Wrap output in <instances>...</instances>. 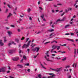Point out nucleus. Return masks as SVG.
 Returning a JSON list of instances; mask_svg holds the SVG:
<instances>
[{"label": "nucleus", "mask_w": 78, "mask_h": 78, "mask_svg": "<svg viewBox=\"0 0 78 78\" xmlns=\"http://www.w3.org/2000/svg\"><path fill=\"white\" fill-rule=\"evenodd\" d=\"M30 42H31V41H29L27 43V44L26 45V44H24L22 47V48H27V47H29V45H30Z\"/></svg>", "instance_id": "obj_1"}, {"label": "nucleus", "mask_w": 78, "mask_h": 78, "mask_svg": "<svg viewBox=\"0 0 78 78\" xmlns=\"http://www.w3.org/2000/svg\"><path fill=\"white\" fill-rule=\"evenodd\" d=\"M50 69H51V70H53V71H55V72H58V73H59L60 70L61 69V68H57L56 69H53L52 68H50Z\"/></svg>", "instance_id": "obj_2"}, {"label": "nucleus", "mask_w": 78, "mask_h": 78, "mask_svg": "<svg viewBox=\"0 0 78 78\" xmlns=\"http://www.w3.org/2000/svg\"><path fill=\"white\" fill-rule=\"evenodd\" d=\"M19 59V57L13 58H12V60H13V61H18Z\"/></svg>", "instance_id": "obj_3"}, {"label": "nucleus", "mask_w": 78, "mask_h": 78, "mask_svg": "<svg viewBox=\"0 0 78 78\" xmlns=\"http://www.w3.org/2000/svg\"><path fill=\"white\" fill-rule=\"evenodd\" d=\"M39 49H40V48L37 47L35 48V50L36 52H38L39 51Z\"/></svg>", "instance_id": "obj_4"}, {"label": "nucleus", "mask_w": 78, "mask_h": 78, "mask_svg": "<svg viewBox=\"0 0 78 78\" xmlns=\"http://www.w3.org/2000/svg\"><path fill=\"white\" fill-rule=\"evenodd\" d=\"M2 72H3V73L5 72H6V70H5V69L4 68H1Z\"/></svg>", "instance_id": "obj_5"}, {"label": "nucleus", "mask_w": 78, "mask_h": 78, "mask_svg": "<svg viewBox=\"0 0 78 78\" xmlns=\"http://www.w3.org/2000/svg\"><path fill=\"white\" fill-rule=\"evenodd\" d=\"M0 45L1 46H2L4 45V43L2 42V40L0 41Z\"/></svg>", "instance_id": "obj_6"}, {"label": "nucleus", "mask_w": 78, "mask_h": 78, "mask_svg": "<svg viewBox=\"0 0 78 78\" xmlns=\"http://www.w3.org/2000/svg\"><path fill=\"white\" fill-rule=\"evenodd\" d=\"M7 33L10 37L11 36V34H12V33L11 31H8V32H7Z\"/></svg>", "instance_id": "obj_7"}, {"label": "nucleus", "mask_w": 78, "mask_h": 78, "mask_svg": "<svg viewBox=\"0 0 78 78\" xmlns=\"http://www.w3.org/2000/svg\"><path fill=\"white\" fill-rule=\"evenodd\" d=\"M67 41H72V42H74V40L73 39L70 40L69 39H67Z\"/></svg>", "instance_id": "obj_8"}, {"label": "nucleus", "mask_w": 78, "mask_h": 78, "mask_svg": "<svg viewBox=\"0 0 78 78\" xmlns=\"http://www.w3.org/2000/svg\"><path fill=\"white\" fill-rule=\"evenodd\" d=\"M54 31L53 29H51V30H48V31H49L50 32H52Z\"/></svg>", "instance_id": "obj_9"}, {"label": "nucleus", "mask_w": 78, "mask_h": 78, "mask_svg": "<svg viewBox=\"0 0 78 78\" xmlns=\"http://www.w3.org/2000/svg\"><path fill=\"white\" fill-rule=\"evenodd\" d=\"M3 38H4V42H6V37H3Z\"/></svg>", "instance_id": "obj_10"}, {"label": "nucleus", "mask_w": 78, "mask_h": 78, "mask_svg": "<svg viewBox=\"0 0 78 78\" xmlns=\"http://www.w3.org/2000/svg\"><path fill=\"white\" fill-rule=\"evenodd\" d=\"M70 26V25L69 24H68L67 25H66V26H65V28H68Z\"/></svg>", "instance_id": "obj_11"}, {"label": "nucleus", "mask_w": 78, "mask_h": 78, "mask_svg": "<svg viewBox=\"0 0 78 78\" xmlns=\"http://www.w3.org/2000/svg\"><path fill=\"white\" fill-rule=\"evenodd\" d=\"M66 17H64L61 20V21H64V20H66Z\"/></svg>", "instance_id": "obj_12"}, {"label": "nucleus", "mask_w": 78, "mask_h": 78, "mask_svg": "<svg viewBox=\"0 0 78 78\" xmlns=\"http://www.w3.org/2000/svg\"><path fill=\"white\" fill-rule=\"evenodd\" d=\"M66 59H67V57H65V58H63L62 59V61H64L66 60Z\"/></svg>", "instance_id": "obj_13"}, {"label": "nucleus", "mask_w": 78, "mask_h": 78, "mask_svg": "<svg viewBox=\"0 0 78 78\" xmlns=\"http://www.w3.org/2000/svg\"><path fill=\"white\" fill-rule=\"evenodd\" d=\"M56 48H57V50H59V48H60V46H56Z\"/></svg>", "instance_id": "obj_14"}, {"label": "nucleus", "mask_w": 78, "mask_h": 78, "mask_svg": "<svg viewBox=\"0 0 78 78\" xmlns=\"http://www.w3.org/2000/svg\"><path fill=\"white\" fill-rule=\"evenodd\" d=\"M17 66H18V67H20V68H22L23 67V66L20 65H17Z\"/></svg>", "instance_id": "obj_15"}, {"label": "nucleus", "mask_w": 78, "mask_h": 78, "mask_svg": "<svg viewBox=\"0 0 78 78\" xmlns=\"http://www.w3.org/2000/svg\"><path fill=\"white\" fill-rule=\"evenodd\" d=\"M52 48H53L55 49L56 48V46H55V45H53L52 46Z\"/></svg>", "instance_id": "obj_16"}, {"label": "nucleus", "mask_w": 78, "mask_h": 78, "mask_svg": "<svg viewBox=\"0 0 78 78\" xmlns=\"http://www.w3.org/2000/svg\"><path fill=\"white\" fill-rule=\"evenodd\" d=\"M11 16H12V14H11V13H9V15L7 16L8 18V17H11Z\"/></svg>", "instance_id": "obj_17"}, {"label": "nucleus", "mask_w": 78, "mask_h": 78, "mask_svg": "<svg viewBox=\"0 0 78 78\" xmlns=\"http://www.w3.org/2000/svg\"><path fill=\"white\" fill-rule=\"evenodd\" d=\"M62 21L60 19H58L57 20L56 22H61Z\"/></svg>", "instance_id": "obj_18"}, {"label": "nucleus", "mask_w": 78, "mask_h": 78, "mask_svg": "<svg viewBox=\"0 0 78 78\" xmlns=\"http://www.w3.org/2000/svg\"><path fill=\"white\" fill-rule=\"evenodd\" d=\"M41 65L42 66V67L43 68H44V69H46V68H45V67H44V66H43V65H42V64L41 63Z\"/></svg>", "instance_id": "obj_19"}, {"label": "nucleus", "mask_w": 78, "mask_h": 78, "mask_svg": "<svg viewBox=\"0 0 78 78\" xmlns=\"http://www.w3.org/2000/svg\"><path fill=\"white\" fill-rule=\"evenodd\" d=\"M44 14H42V16H41V17L42 19H44Z\"/></svg>", "instance_id": "obj_20"}, {"label": "nucleus", "mask_w": 78, "mask_h": 78, "mask_svg": "<svg viewBox=\"0 0 78 78\" xmlns=\"http://www.w3.org/2000/svg\"><path fill=\"white\" fill-rule=\"evenodd\" d=\"M12 52H13L12 50H10L9 51V53H12Z\"/></svg>", "instance_id": "obj_21"}, {"label": "nucleus", "mask_w": 78, "mask_h": 78, "mask_svg": "<svg viewBox=\"0 0 78 78\" xmlns=\"http://www.w3.org/2000/svg\"><path fill=\"white\" fill-rule=\"evenodd\" d=\"M55 59H57L58 60L59 59H61V58H58V57H55Z\"/></svg>", "instance_id": "obj_22"}, {"label": "nucleus", "mask_w": 78, "mask_h": 78, "mask_svg": "<svg viewBox=\"0 0 78 78\" xmlns=\"http://www.w3.org/2000/svg\"><path fill=\"white\" fill-rule=\"evenodd\" d=\"M15 41H16V42H17V43H19V40L18 39H16Z\"/></svg>", "instance_id": "obj_23"}, {"label": "nucleus", "mask_w": 78, "mask_h": 78, "mask_svg": "<svg viewBox=\"0 0 78 78\" xmlns=\"http://www.w3.org/2000/svg\"><path fill=\"white\" fill-rule=\"evenodd\" d=\"M50 41H48L47 42H46L44 44V45H46V44H48V43H50Z\"/></svg>", "instance_id": "obj_24"}, {"label": "nucleus", "mask_w": 78, "mask_h": 78, "mask_svg": "<svg viewBox=\"0 0 78 78\" xmlns=\"http://www.w3.org/2000/svg\"><path fill=\"white\" fill-rule=\"evenodd\" d=\"M8 9H6V11H5V13H7L8 12Z\"/></svg>", "instance_id": "obj_25"}, {"label": "nucleus", "mask_w": 78, "mask_h": 78, "mask_svg": "<svg viewBox=\"0 0 78 78\" xmlns=\"http://www.w3.org/2000/svg\"><path fill=\"white\" fill-rule=\"evenodd\" d=\"M23 58L24 59H27V57H26V56H25V55H24L23 56Z\"/></svg>", "instance_id": "obj_26"}, {"label": "nucleus", "mask_w": 78, "mask_h": 78, "mask_svg": "<svg viewBox=\"0 0 78 78\" xmlns=\"http://www.w3.org/2000/svg\"><path fill=\"white\" fill-rule=\"evenodd\" d=\"M30 11H31V9H30V8L28 9H27L28 12H30Z\"/></svg>", "instance_id": "obj_27"}, {"label": "nucleus", "mask_w": 78, "mask_h": 78, "mask_svg": "<svg viewBox=\"0 0 78 78\" xmlns=\"http://www.w3.org/2000/svg\"><path fill=\"white\" fill-rule=\"evenodd\" d=\"M65 11L66 13H67L68 11V10H67V9H65Z\"/></svg>", "instance_id": "obj_28"}, {"label": "nucleus", "mask_w": 78, "mask_h": 78, "mask_svg": "<svg viewBox=\"0 0 78 78\" xmlns=\"http://www.w3.org/2000/svg\"><path fill=\"white\" fill-rule=\"evenodd\" d=\"M77 2H78V0H77L75 2L76 3L74 5V6H75L76 5V4L77 3Z\"/></svg>", "instance_id": "obj_29"}, {"label": "nucleus", "mask_w": 78, "mask_h": 78, "mask_svg": "<svg viewBox=\"0 0 78 78\" xmlns=\"http://www.w3.org/2000/svg\"><path fill=\"white\" fill-rule=\"evenodd\" d=\"M25 39V37H22V38L21 39V40L22 41H23V40H24Z\"/></svg>", "instance_id": "obj_30"}, {"label": "nucleus", "mask_w": 78, "mask_h": 78, "mask_svg": "<svg viewBox=\"0 0 78 78\" xmlns=\"http://www.w3.org/2000/svg\"><path fill=\"white\" fill-rule=\"evenodd\" d=\"M64 14H65V12H63V13L61 14V16H64Z\"/></svg>", "instance_id": "obj_31"}, {"label": "nucleus", "mask_w": 78, "mask_h": 78, "mask_svg": "<svg viewBox=\"0 0 78 78\" xmlns=\"http://www.w3.org/2000/svg\"><path fill=\"white\" fill-rule=\"evenodd\" d=\"M76 53V49H74V54L75 55Z\"/></svg>", "instance_id": "obj_32"}, {"label": "nucleus", "mask_w": 78, "mask_h": 78, "mask_svg": "<svg viewBox=\"0 0 78 78\" xmlns=\"http://www.w3.org/2000/svg\"><path fill=\"white\" fill-rule=\"evenodd\" d=\"M61 53L62 54H63L64 53H66V51H63L62 52H61Z\"/></svg>", "instance_id": "obj_33"}, {"label": "nucleus", "mask_w": 78, "mask_h": 78, "mask_svg": "<svg viewBox=\"0 0 78 78\" xmlns=\"http://www.w3.org/2000/svg\"><path fill=\"white\" fill-rule=\"evenodd\" d=\"M60 45H61L62 46H66L67 45V44H65L63 45H62V44H60Z\"/></svg>", "instance_id": "obj_34"}, {"label": "nucleus", "mask_w": 78, "mask_h": 78, "mask_svg": "<svg viewBox=\"0 0 78 78\" xmlns=\"http://www.w3.org/2000/svg\"><path fill=\"white\" fill-rule=\"evenodd\" d=\"M38 77L39 78H41V74L38 75Z\"/></svg>", "instance_id": "obj_35"}, {"label": "nucleus", "mask_w": 78, "mask_h": 78, "mask_svg": "<svg viewBox=\"0 0 78 78\" xmlns=\"http://www.w3.org/2000/svg\"><path fill=\"white\" fill-rule=\"evenodd\" d=\"M29 38H27L26 43H27V41H28V40H29Z\"/></svg>", "instance_id": "obj_36"}, {"label": "nucleus", "mask_w": 78, "mask_h": 78, "mask_svg": "<svg viewBox=\"0 0 78 78\" xmlns=\"http://www.w3.org/2000/svg\"><path fill=\"white\" fill-rule=\"evenodd\" d=\"M55 50V49H54V48H53L51 50V53H53V50Z\"/></svg>", "instance_id": "obj_37"}, {"label": "nucleus", "mask_w": 78, "mask_h": 78, "mask_svg": "<svg viewBox=\"0 0 78 78\" xmlns=\"http://www.w3.org/2000/svg\"><path fill=\"white\" fill-rule=\"evenodd\" d=\"M69 67H70V66H68L66 67V69H67V68H69Z\"/></svg>", "instance_id": "obj_38"}, {"label": "nucleus", "mask_w": 78, "mask_h": 78, "mask_svg": "<svg viewBox=\"0 0 78 78\" xmlns=\"http://www.w3.org/2000/svg\"><path fill=\"white\" fill-rule=\"evenodd\" d=\"M27 51H28V53H29V52H30V49H28L27 50Z\"/></svg>", "instance_id": "obj_39"}, {"label": "nucleus", "mask_w": 78, "mask_h": 78, "mask_svg": "<svg viewBox=\"0 0 78 78\" xmlns=\"http://www.w3.org/2000/svg\"><path fill=\"white\" fill-rule=\"evenodd\" d=\"M32 51H36V48H35L32 49Z\"/></svg>", "instance_id": "obj_40"}, {"label": "nucleus", "mask_w": 78, "mask_h": 78, "mask_svg": "<svg viewBox=\"0 0 78 78\" xmlns=\"http://www.w3.org/2000/svg\"><path fill=\"white\" fill-rule=\"evenodd\" d=\"M53 6L55 7V8H57V5H54Z\"/></svg>", "instance_id": "obj_41"}, {"label": "nucleus", "mask_w": 78, "mask_h": 78, "mask_svg": "<svg viewBox=\"0 0 78 78\" xmlns=\"http://www.w3.org/2000/svg\"><path fill=\"white\" fill-rule=\"evenodd\" d=\"M39 8L40 9H41V10H42V8L41 7H39Z\"/></svg>", "instance_id": "obj_42"}, {"label": "nucleus", "mask_w": 78, "mask_h": 78, "mask_svg": "<svg viewBox=\"0 0 78 78\" xmlns=\"http://www.w3.org/2000/svg\"><path fill=\"white\" fill-rule=\"evenodd\" d=\"M12 44H13L14 45H16V43H15L14 42V41L12 42Z\"/></svg>", "instance_id": "obj_43"}, {"label": "nucleus", "mask_w": 78, "mask_h": 78, "mask_svg": "<svg viewBox=\"0 0 78 78\" xmlns=\"http://www.w3.org/2000/svg\"><path fill=\"white\" fill-rule=\"evenodd\" d=\"M23 59H22L21 61H20V62L22 63L23 62Z\"/></svg>", "instance_id": "obj_44"}, {"label": "nucleus", "mask_w": 78, "mask_h": 78, "mask_svg": "<svg viewBox=\"0 0 78 78\" xmlns=\"http://www.w3.org/2000/svg\"><path fill=\"white\" fill-rule=\"evenodd\" d=\"M41 33V32L39 31L38 32H37L36 34H39V33Z\"/></svg>", "instance_id": "obj_45"}, {"label": "nucleus", "mask_w": 78, "mask_h": 78, "mask_svg": "<svg viewBox=\"0 0 78 78\" xmlns=\"http://www.w3.org/2000/svg\"><path fill=\"white\" fill-rule=\"evenodd\" d=\"M9 46H10V45H11V43H9L8 44Z\"/></svg>", "instance_id": "obj_46"}, {"label": "nucleus", "mask_w": 78, "mask_h": 78, "mask_svg": "<svg viewBox=\"0 0 78 78\" xmlns=\"http://www.w3.org/2000/svg\"><path fill=\"white\" fill-rule=\"evenodd\" d=\"M27 71L28 72H30V69H28Z\"/></svg>", "instance_id": "obj_47"}, {"label": "nucleus", "mask_w": 78, "mask_h": 78, "mask_svg": "<svg viewBox=\"0 0 78 78\" xmlns=\"http://www.w3.org/2000/svg\"><path fill=\"white\" fill-rule=\"evenodd\" d=\"M11 26L12 27H15L13 25H11Z\"/></svg>", "instance_id": "obj_48"}, {"label": "nucleus", "mask_w": 78, "mask_h": 78, "mask_svg": "<svg viewBox=\"0 0 78 78\" xmlns=\"http://www.w3.org/2000/svg\"><path fill=\"white\" fill-rule=\"evenodd\" d=\"M17 31L18 32H20V30L19 29H18Z\"/></svg>", "instance_id": "obj_49"}, {"label": "nucleus", "mask_w": 78, "mask_h": 78, "mask_svg": "<svg viewBox=\"0 0 78 78\" xmlns=\"http://www.w3.org/2000/svg\"><path fill=\"white\" fill-rule=\"evenodd\" d=\"M72 76H69L68 77V78H71Z\"/></svg>", "instance_id": "obj_50"}, {"label": "nucleus", "mask_w": 78, "mask_h": 78, "mask_svg": "<svg viewBox=\"0 0 78 78\" xmlns=\"http://www.w3.org/2000/svg\"><path fill=\"white\" fill-rule=\"evenodd\" d=\"M71 36H73V35H74V34H73V33H71Z\"/></svg>", "instance_id": "obj_51"}, {"label": "nucleus", "mask_w": 78, "mask_h": 78, "mask_svg": "<svg viewBox=\"0 0 78 78\" xmlns=\"http://www.w3.org/2000/svg\"><path fill=\"white\" fill-rule=\"evenodd\" d=\"M46 60L47 61H49L50 60H49V58H47L46 59Z\"/></svg>", "instance_id": "obj_52"}, {"label": "nucleus", "mask_w": 78, "mask_h": 78, "mask_svg": "<svg viewBox=\"0 0 78 78\" xmlns=\"http://www.w3.org/2000/svg\"><path fill=\"white\" fill-rule=\"evenodd\" d=\"M37 57V55L36 56H34V58H36Z\"/></svg>", "instance_id": "obj_53"}, {"label": "nucleus", "mask_w": 78, "mask_h": 78, "mask_svg": "<svg viewBox=\"0 0 78 78\" xmlns=\"http://www.w3.org/2000/svg\"><path fill=\"white\" fill-rule=\"evenodd\" d=\"M65 35H69V33H67L66 34H65Z\"/></svg>", "instance_id": "obj_54"}, {"label": "nucleus", "mask_w": 78, "mask_h": 78, "mask_svg": "<svg viewBox=\"0 0 78 78\" xmlns=\"http://www.w3.org/2000/svg\"><path fill=\"white\" fill-rule=\"evenodd\" d=\"M25 66H29V64H25Z\"/></svg>", "instance_id": "obj_55"}, {"label": "nucleus", "mask_w": 78, "mask_h": 78, "mask_svg": "<svg viewBox=\"0 0 78 78\" xmlns=\"http://www.w3.org/2000/svg\"><path fill=\"white\" fill-rule=\"evenodd\" d=\"M52 56H56V55L52 54Z\"/></svg>", "instance_id": "obj_56"}, {"label": "nucleus", "mask_w": 78, "mask_h": 78, "mask_svg": "<svg viewBox=\"0 0 78 78\" xmlns=\"http://www.w3.org/2000/svg\"><path fill=\"white\" fill-rule=\"evenodd\" d=\"M29 19L30 20H32V18H31V17H29Z\"/></svg>", "instance_id": "obj_57"}, {"label": "nucleus", "mask_w": 78, "mask_h": 78, "mask_svg": "<svg viewBox=\"0 0 78 78\" xmlns=\"http://www.w3.org/2000/svg\"><path fill=\"white\" fill-rule=\"evenodd\" d=\"M49 51H47V53H46V55H47L48 54V53Z\"/></svg>", "instance_id": "obj_58"}, {"label": "nucleus", "mask_w": 78, "mask_h": 78, "mask_svg": "<svg viewBox=\"0 0 78 78\" xmlns=\"http://www.w3.org/2000/svg\"><path fill=\"white\" fill-rule=\"evenodd\" d=\"M78 5H76V6H75L76 8H78Z\"/></svg>", "instance_id": "obj_59"}, {"label": "nucleus", "mask_w": 78, "mask_h": 78, "mask_svg": "<svg viewBox=\"0 0 78 78\" xmlns=\"http://www.w3.org/2000/svg\"><path fill=\"white\" fill-rule=\"evenodd\" d=\"M67 48H68V50H69V51H70V48H69V47H68Z\"/></svg>", "instance_id": "obj_60"}, {"label": "nucleus", "mask_w": 78, "mask_h": 78, "mask_svg": "<svg viewBox=\"0 0 78 78\" xmlns=\"http://www.w3.org/2000/svg\"><path fill=\"white\" fill-rule=\"evenodd\" d=\"M44 58H45V59H47V56H44Z\"/></svg>", "instance_id": "obj_61"}, {"label": "nucleus", "mask_w": 78, "mask_h": 78, "mask_svg": "<svg viewBox=\"0 0 78 78\" xmlns=\"http://www.w3.org/2000/svg\"><path fill=\"white\" fill-rule=\"evenodd\" d=\"M53 22H52V21H51L50 22V25H51V24H52V23Z\"/></svg>", "instance_id": "obj_62"}, {"label": "nucleus", "mask_w": 78, "mask_h": 78, "mask_svg": "<svg viewBox=\"0 0 78 78\" xmlns=\"http://www.w3.org/2000/svg\"><path fill=\"white\" fill-rule=\"evenodd\" d=\"M52 12H55V11H54V10H52Z\"/></svg>", "instance_id": "obj_63"}, {"label": "nucleus", "mask_w": 78, "mask_h": 78, "mask_svg": "<svg viewBox=\"0 0 78 78\" xmlns=\"http://www.w3.org/2000/svg\"><path fill=\"white\" fill-rule=\"evenodd\" d=\"M6 30H9V27H6Z\"/></svg>", "instance_id": "obj_64"}]
</instances>
